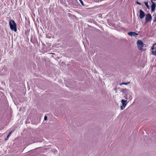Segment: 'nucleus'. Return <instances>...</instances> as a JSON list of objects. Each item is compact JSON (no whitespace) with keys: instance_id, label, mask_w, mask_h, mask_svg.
<instances>
[{"instance_id":"nucleus-1","label":"nucleus","mask_w":156,"mask_h":156,"mask_svg":"<svg viewBox=\"0 0 156 156\" xmlns=\"http://www.w3.org/2000/svg\"><path fill=\"white\" fill-rule=\"evenodd\" d=\"M9 25L11 30L14 32H16L17 30L16 28V24L15 22L13 20H11L9 22Z\"/></svg>"},{"instance_id":"nucleus-2","label":"nucleus","mask_w":156,"mask_h":156,"mask_svg":"<svg viewBox=\"0 0 156 156\" xmlns=\"http://www.w3.org/2000/svg\"><path fill=\"white\" fill-rule=\"evenodd\" d=\"M137 47L139 50L143 51L145 50L142 48V47H144V44L141 40H138L137 42Z\"/></svg>"},{"instance_id":"nucleus-3","label":"nucleus","mask_w":156,"mask_h":156,"mask_svg":"<svg viewBox=\"0 0 156 156\" xmlns=\"http://www.w3.org/2000/svg\"><path fill=\"white\" fill-rule=\"evenodd\" d=\"M121 102L122 103V105L121 106L120 108L121 110H123L126 105L128 102L127 100H124L123 99H122Z\"/></svg>"},{"instance_id":"nucleus-4","label":"nucleus","mask_w":156,"mask_h":156,"mask_svg":"<svg viewBox=\"0 0 156 156\" xmlns=\"http://www.w3.org/2000/svg\"><path fill=\"white\" fill-rule=\"evenodd\" d=\"M152 19V17L151 14L148 13L146 15L145 17V21L146 23L150 21Z\"/></svg>"},{"instance_id":"nucleus-5","label":"nucleus","mask_w":156,"mask_h":156,"mask_svg":"<svg viewBox=\"0 0 156 156\" xmlns=\"http://www.w3.org/2000/svg\"><path fill=\"white\" fill-rule=\"evenodd\" d=\"M139 12V17L140 19H143L144 18L145 16V12L141 9H140V10Z\"/></svg>"},{"instance_id":"nucleus-6","label":"nucleus","mask_w":156,"mask_h":156,"mask_svg":"<svg viewBox=\"0 0 156 156\" xmlns=\"http://www.w3.org/2000/svg\"><path fill=\"white\" fill-rule=\"evenodd\" d=\"M128 34L131 36H136L138 34L134 32H129L128 33Z\"/></svg>"},{"instance_id":"nucleus-7","label":"nucleus","mask_w":156,"mask_h":156,"mask_svg":"<svg viewBox=\"0 0 156 156\" xmlns=\"http://www.w3.org/2000/svg\"><path fill=\"white\" fill-rule=\"evenodd\" d=\"M152 3V5H151V11L152 12H154L155 11L156 5L154 2H153Z\"/></svg>"},{"instance_id":"nucleus-8","label":"nucleus","mask_w":156,"mask_h":156,"mask_svg":"<svg viewBox=\"0 0 156 156\" xmlns=\"http://www.w3.org/2000/svg\"><path fill=\"white\" fill-rule=\"evenodd\" d=\"M126 95V99H129V100H131L132 99V96L130 95Z\"/></svg>"},{"instance_id":"nucleus-9","label":"nucleus","mask_w":156,"mask_h":156,"mask_svg":"<svg viewBox=\"0 0 156 156\" xmlns=\"http://www.w3.org/2000/svg\"><path fill=\"white\" fill-rule=\"evenodd\" d=\"M12 133V131H11L9 133V134H8V135H7V138L5 139V140H8L9 138V136L11 135V134Z\"/></svg>"},{"instance_id":"nucleus-10","label":"nucleus","mask_w":156,"mask_h":156,"mask_svg":"<svg viewBox=\"0 0 156 156\" xmlns=\"http://www.w3.org/2000/svg\"><path fill=\"white\" fill-rule=\"evenodd\" d=\"M145 5L146 6L147 8L148 9H149L150 8H149V5H148V2H144Z\"/></svg>"},{"instance_id":"nucleus-11","label":"nucleus","mask_w":156,"mask_h":156,"mask_svg":"<svg viewBox=\"0 0 156 156\" xmlns=\"http://www.w3.org/2000/svg\"><path fill=\"white\" fill-rule=\"evenodd\" d=\"M129 82H128V83H121L120 84V85H127L128 84H129Z\"/></svg>"},{"instance_id":"nucleus-12","label":"nucleus","mask_w":156,"mask_h":156,"mask_svg":"<svg viewBox=\"0 0 156 156\" xmlns=\"http://www.w3.org/2000/svg\"><path fill=\"white\" fill-rule=\"evenodd\" d=\"M153 22H156V14L155 15V16L153 18Z\"/></svg>"},{"instance_id":"nucleus-13","label":"nucleus","mask_w":156,"mask_h":156,"mask_svg":"<svg viewBox=\"0 0 156 156\" xmlns=\"http://www.w3.org/2000/svg\"><path fill=\"white\" fill-rule=\"evenodd\" d=\"M81 4L83 5V6H84V4H83V1L82 0H79Z\"/></svg>"},{"instance_id":"nucleus-14","label":"nucleus","mask_w":156,"mask_h":156,"mask_svg":"<svg viewBox=\"0 0 156 156\" xmlns=\"http://www.w3.org/2000/svg\"><path fill=\"white\" fill-rule=\"evenodd\" d=\"M136 3L137 4L140 5H141V3L139 2H138V1H137L136 2Z\"/></svg>"},{"instance_id":"nucleus-15","label":"nucleus","mask_w":156,"mask_h":156,"mask_svg":"<svg viewBox=\"0 0 156 156\" xmlns=\"http://www.w3.org/2000/svg\"><path fill=\"white\" fill-rule=\"evenodd\" d=\"M47 118V117L46 116H45L44 117V120H46Z\"/></svg>"},{"instance_id":"nucleus-16","label":"nucleus","mask_w":156,"mask_h":156,"mask_svg":"<svg viewBox=\"0 0 156 156\" xmlns=\"http://www.w3.org/2000/svg\"><path fill=\"white\" fill-rule=\"evenodd\" d=\"M153 54L154 55L156 56V51L154 52L153 53Z\"/></svg>"},{"instance_id":"nucleus-17","label":"nucleus","mask_w":156,"mask_h":156,"mask_svg":"<svg viewBox=\"0 0 156 156\" xmlns=\"http://www.w3.org/2000/svg\"><path fill=\"white\" fill-rule=\"evenodd\" d=\"M151 3H152L153 2H154V1H156V0H151Z\"/></svg>"},{"instance_id":"nucleus-18","label":"nucleus","mask_w":156,"mask_h":156,"mask_svg":"<svg viewBox=\"0 0 156 156\" xmlns=\"http://www.w3.org/2000/svg\"><path fill=\"white\" fill-rule=\"evenodd\" d=\"M154 45H153L152 46V48H152V49H153L154 48Z\"/></svg>"},{"instance_id":"nucleus-19","label":"nucleus","mask_w":156,"mask_h":156,"mask_svg":"<svg viewBox=\"0 0 156 156\" xmlns=\"http://www.w3.org/2000/svg\"><path fill=\"white\" fill-rule=\"evenodd\" d=\"M54 152H55V151H57L55 149H54Z\"/></svg>"},{"instance_id":"nucleus-20","label":"nucleus","mask_w":156,"mask_h":156,"mask_svg":"<svg viewBox=\"0 0 156 156\" xmlns=\"http://www.w3.org/2000/svg\"><path fill=\"white\" fill-rule=\"evenodd\" d=\"M74 1L76 2H77V1H76L75 0H74Z\"/></svg>"}]
</instances>
